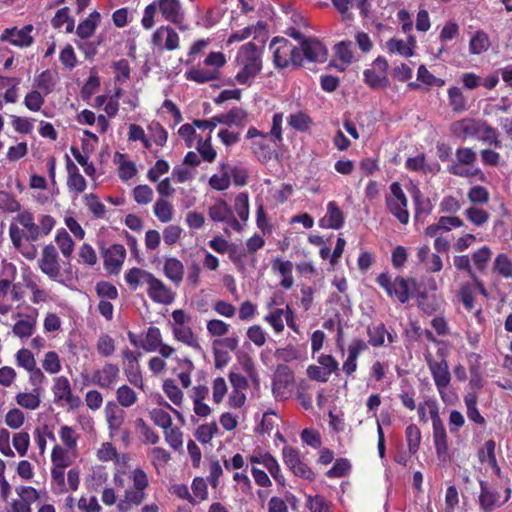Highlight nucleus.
<instances>
[{
	"mask_svg": "<svg viewBox=\"0 0 512 512\" xmlns=\"http://www.w3.org/2000/svg\"><path fill=\"white\" fill-rule=\"evenodd\" d=\"M368 348L367 343L362 339H355L348 347V356L342 365L346 375H352L357 369V359L363 351Z\"/></svg>",
	"mask_w": 512,
	"mask_h": 512,
	"instance_id": "obj_20",
	"label": "nucleus"
},
{
	"mask_svg": "<svg viewBox=\"0 0 512 512\" xmlns=\"http://www.w3.org/2000/svg\"><path fill=\"white\" fill-rule=\"evenodd\" d=\"M51 22L54 28H61L66 24L65 29L67 33H71L74 30V19L69 16V8L67 7L59 9Z\"/></svg>",
	"mask_w": 512,
	"mask_h": 512,
	"instance_id": "obj_53",
	"label": "nucleus"
},
{
	"mask_svg": "<svg viewBox=\"0 0 512 512\" xmlns=\"http://www.w3.org/2000/svg\"><path fill=\"white\" fill-rule=\"evenodd\" d=\"M162 17L172 23H180L183 19L180 0H155L153 2Z\"/></svg>",
	"mask_w": 512,
	"mask_h": 512,
	"instance_id": "obj_18",
	"label": "nucleus"
},
{
	"mask_svg": "<svg viewBox=\"0 0 512 512\" xmlns=\"http://www.w3.org/2000/svg\"><path fill=\"white\" fill-rule=\"evenodd\" d=\"M162 343V336L159 328L149 327L146 333L145 340L141 342V347L147 352L157 351Z\"/></svg>",
	"mask_w": 512,
	"mask_h": 512,
	"instance_id": "obj_47",
	"label": "nucleus"
},
{
	"mask_svg": "<svg viewBox=\"0 0 512 512\" xmlns=\"http://www.w3.org/2000/svg\"><path fill=\"white\" fill-rule=\"evenodd\" d=\"M425 359L442 400L447 402L445 389L451 380L447 361L443 358L438 361L432 357L431 353H427Z\"/></svg>",
	"mask_w": 512,
	"mask_h": 512,
	"instance_id": "obj_4",
	"label": "nucleus"
},
{
	"mask_svg": "<svg viewBox=\"0 0 512 512\" xmlns=\"http://www.w3.org/2000/svg\"><path fill=\"white\" fill-rule=\"evenodd\" d=\"M433 440L438 460L442 463H446L449 459L446 431L433 433Z\"/></svg>",
	"mask_w": 512,
	"mask_h": 512,
	"instance_id": "obj_50",
	"label": "nucleus"
},
{
	"mask_svg": "<svg viewBox=\"0 0 512 512\" xmlns=\"http://www.w3.org/2000/svg\"><path fill=\"white\" fill-rule=\"evenodd\" d=\"M491 45L489 36L483 30L476 31L470 38L469 51L473 55L486 52Z\"/></svg>",
	"mask_w": 512,
	"mask_h": 512,
	"instance_id": "obj_36",
	"label": "nucleus"
},
{
	"mask_svg": "<svg viewBox=\"0 0 512 512\" xmlns=\"http://www.w3.org/2000/svg\"><path fill=\"white\" fill-rule=\"evenodd\" d=\"M42 367L46 372L50 374H56L60 372L62 366L58 354L54 351L47 352L42 361Z\"/></svg>",
	"mask_w": 512,
	"mask_h": 512,
	"instance_id": "obj_62",
	"label": "nucleus"
},
{
	"mask_svg": "<svg viewBox=\"0 0 512 512\" xmlns=\"http://www.w3.org/2000/svg\"><path fill=\"white\" fill-rule=\"evenodd\" d=\"M97 352L103 357H110L115 352V342L112 337L102 334L96 344Z\"/></svg>",
	"mask_w": 512,
	"mask_h": 512,
	"instance_id": "obj_63",
	"label": "nucleus"
},
{
	"mask_svg": "<svg viewBox=\"0 0 512 512\" xmlns=\"http://www.w3.org/2000/svg\"><path fill=\"white\" fill-rule=\"evenodd\" d=\"M164 274L176 285L180 284L184 276V266L182 262L176 258H167L164 263Z\"/></svg>",
	"mask_w": 512,
	"mask_h": 512,
	"instance_id": "obj_34",
	"label": "nucleus"
},
{
	"mask_svg": "<svg viewBox=\"0 0 512 512\" xmlns=\"http://www.w3.org/2000/svg\"><path fill=\"white\" fill-rule=\"evenodd\" d=\"M405 437L409 452L415 454L421 443V431L418 426L415 424L408 425L405 431Z\"/></svg>",
	"mask_w": 512,
	"mask_h": 512,
	"instance_id": "obj_51",
	"label": "nucleus"
},
{
	"mask_svg": "<svg viewBox=\"0 0 512 512\" xmlns=\"http://www.w3.org/2000/svg\"><path fill=\"white\" fill-rule=\"evenodd\" d=\"M127 381L134 387L144 390V381L139 364L127 365L124 368Z\"/></svg>",
	"mask_w": 512,
	"mask_h": 512,
	"instance_id": "obj_55",
	"label": "nucleus"
},
{
	"mask_svg": "<svg viewBox=\"0 0 512 512\" xmlns=\"http://www.w3.org/2000/svg\"><path fill=\"white\" fill-rule=\"evenodd\" d=\"M84 203L96 218H102L105 215V205L99 200L98 196L93 193L86 194Z\"/></svg>",
	"mask_w": 512,
	"mask_h": 512,
	"instance_id": "obj_56",
	"label": "nucleus"
},
{
	"mask_svg": "<svg viewBox=\"0 0 512 512\" xmlns=\"http://www.w3.org/2000/svg\"><path fill=\"white\" fill-rule=\"evenodd\" d=\"M220 169L222 171L221 174H214L209 179V185L217 191L228 189L231 183L227 165L221 164Z\"/></svg>",
	"mask_w": 512,
	"mask_h": 512,
	"instance_id": "obj_49",
	"label": "nucleus"
},
{
	"mask_svg": "<svg viewBox=\"0 0 512 512\" xmlns=\"http://www.w3.org/2000/svg\"><path fill=\"white\" fill-rule=\"evenodd\" d=\"M147 294L152 301L160 304H171L175 299V294L167 287L162 280L151 274L147 284Z\"/></svg>",
	"mask_w": 512,
	"mask_h": 512,
	"instance_id": "obj_15",
	"label": "nucleus"
},
{
	"mask_svg": "<svg viewBox=\"0 0 512 512\" xmlns=\"http://www.w3.org/2000/svg\"><path fill=\"white\" fill-rule=\"evenodd\" d=\"M148 455L151 459L152 465L156 469L166 466V464L171 459L170 453L161 447H154V448L150 449L148 452Z\"/></svg>",
	"mask_w": 512,
	"mask_h": 512,
	"instance_id": "obj_59",
	"label": "nucleus"
},
{
	"mask_svg": "<svg viewBox=\"0 0 512 512\" xmlns=\"http://www.w3.org/2000/svg\"><path fill=\"white\" fill-rule=\"evenodd\" d=\"M37 319L33 315H25L24 318L19 319L13 326L12 332L19 338L31 337L36 329Z\"/></svg>",
	"mask_w": 512,
	"mask_h": 512,
	"instance_id": "obj_29",
	"label": "nucleus"
},
{
	"mask_svg": "<svg viewBox=\"0 0 512 512\" xmlns=\"http://www.w3.org/2000/svg\"><path fill=\"white\" fill-rule=\"evenodd\" d=\"M120 380V368L117 364L105 362L104 365L96 369L91 376L90 383L102 389H114Z\"/></svg>",
	"mask_w": 512,
	"mask_h": 512,
	"instance_id": "obj_9",
	"label": "nucleus"
},
{
	"mask_svg": "<svg viewBox=\"0 0 512 512\" xmlns=\"http://www.w3.org/2000/svg\"><path fill=\"white\" fill-rule=\"evenodd\" d=\"M100 17L101 15L97 11H93L92 13H90L89 16L85 20L81 21L77 26V36L82 40L90 38L94 34L96 27L98 26Z\"/></svg>",
	"mask_w": 512,
	"mask_h": 512,
	"instance_id": "obj_30",
	"label": "nucleus"
},
{
	"mask_svg": "<svg viewBox=\"0 0 512 512\" xmlns=\"http://www.w3.org/2000/svg\"><path fill=\"white\" fill-rule=\"evenodd\" d=\"M151 274L146 270L134 267L126 272L125 280L130 289L136 290L140 285L147 284Z\"/></svg>",
	"mask_w": 512,
	"mask_h": 512,
	"instance_id": "obj_41",
	"label": "nucleus"
},
{
	"mask_svg": "<svg viewBox=\"0 0 512 512\" xmlns=\"http://www.w3.org/2000/svg\"><path fill=\"white\" fill-rule=\"evenodd\" d=\"M377 283L383 289H385L389 296H395L401 303L408 301V282L403 277H396L393 281H391L388 274L382 273L377 277Z\"/></svg>",
	"mask_w": 512,
	"mask_h": 512,
	"instance_id": "obj_11",
	"label": "nucleus"
},
{
	"mask_svg": "<svg viewBox=\"0 0 512 512\" xmlns=\"http://www.w3.org/2000/svg\"><path fill=\"white\" fill-rule=\"evenodd\" d=\"M38 264L40 270L51 279H55L60 275L58 252L52 244L46 245L43 248Z\"/></svg>",
	"mask_w": 512,
	"mask_h": 512,
	"instance_id": "obj_14",
	"label": "nucleus"
},
{
	"mask_svg": "<svg viewBox=\"0 0 512 512\" xmlns=\"http://www.w3.org/2000/svg\"><path fill=\"white\" fill-rule=\"evenodd\" d=\"M217 433H218L217 424L215 422H212V423L200 425L195 432V437L199 442H201L203 444H207L212 440L214 435Z\"/></svg>",
	"mask_w": 512,
	"mask_h": 512,
	"instance_id": "obj_60",
	"label": "nucleus"
},
{
	"mask_svg": "<svg viewBox=\"0 0 512 512\" xmlns=\"http://www.w3.org/2000/svg\"><path fill=\"white\" fill-rule=\"evenodd\" d=\"M185 77L187 80L203 84L218 79L219 71L210 68H192L185 73Z\"/></svg>",
	"mask_w": 512,
	"mask_h": 512,
	"instance_id": "obj_37",
	"label": "nucleus"
},
{
	"mask_svg": "<svg viewBox=\"0 0 512 512\" xmlns=\"http://www.w3.org/2000/svg\"><path fill=\"white\" fill-rule=\"evenodd\" d=\"M448 172L452 175L466 178L480 176L482 179L484 177L482 171L479 168L473 166H465L463 164L457 163L450 165L448 167Z\"/></svg>",
	"mask_w": 512,
	"mask_h": 512,
	"instance_id": "obj_54",
	"label": "nucleus"
},
{
	"mask_svg": "<svg viewBox=\"0 0 512 512\" xmlns=\"http://www.w3.org/2000/svg\"><path fill=\"white\" fill-rule=\"evenodd\" d=\"M67 171L69 174L68 177V186L74 189L76 192L81 193L86 189V180L79 173L77 166L73 163V161L67 156Z\"/></svg>",
	"mask_w": 512,
	"mask_h": 512,
	"instance_id": "obj_35",
	"label": "nucleus"
},
{
	"mask_svg": "<svg viewBox=\"0 0 512 512\" xmlns=\"http://www.w3.org/2000/svg\"><path fill=\"white\" fill-rule=\"evenodd\" d=\"M288 309H291L289 305H287L285 308H275L264 317V320L273 328L274 332L277 334L284 331Z\"/></svg>",
	"mask_w": 512,
	"mask_h": 512,
	"instance_id": "obj_31",
	"label": "nucleus"
},
{
	"mask_svg": "<svg viewBox=\"0 0 512 512\" xmlns=\"http://www.w3.org/2000/svg\"><path fill=\"white\" fill-rule=\"evenodd\" d=\"M492 270L505 279L512 278V260L505 253L498 254L494 259Z\"/></svg>",
	"mask_w": 512,
	"mask_h": 512,
	"instance_id": "obj_42",
	"label": "nucleus"
},
{
	"mask_svg": "<svg viewBox=\"0 0 512 512\" xmlns=\"http://www.w3.org/2000/svg\"><path fill=\"white\" fill-rule=\"evenodd\" d=\"M369 337V344L374 347H380L385 342V335H387L388 341L392 343L394 341L393 336L386 331L384 324L379 323L377 325L369 326L367 329Z\"/></svg>",
	"mask_w": 512,
	"mask_h": 512,
	"instance_id": "obj_38",
	"label": "nucleus"
},
{
	"mask_svg": "<svg viewBox=\"0 0 512 512\" xmlns=\"http://www.w3.org/2000/svg\"><path fill=\"white\" fill-rule=\"evenodd\" d=\"M288 123L291 127H293L296 130L306 131L309 129L312 120L307 114L303 112H298L295 114H291L288 117Z\"/></svg>",
	"mask_w": 512,
	"mask_h": 512,
	"instance_id": "obj_64",
	"label": "nucleus"
},
{
	"mask_svg": "<svg viewBox=\"0 0 512 512\" xmlns=\"http://www.w3.org/2000/svg\"><path fill=\"white\" fill-rule=\"evenodd\" d=\"M477 138L488 145L494 146L495 148L502 147V142L499 140V132L484 121H482L481 124L480 136Z\"/></svg>",
	"mask_w": 512,
	"mask_h": 512,
	"instance_id": "obj_45",
	"label": "nucleus"
},
{
	"mask_svg": "<svg viewBox=\"0 0 512 512\" xmlns=\"http://www.w3.org/2000/svg\"><path fill=\"white\" fill-rule=\"evenodd\" d=\"M273 54V62L277 68H285L289 64L301 66L303 58L300 50L285 38H274L270 45Z\"/></svg>",
	"mask_w": 512,
	"mask_h": 512,
	"instance_id": "obj_3",
	"label": "nucleus"
},
{
	"mask_svg": "<svg viewBox=\"0 0 512 512\" xmlns=\"http://www.w3.org/2000/svg\"><path fill=\"white\" fill-rule=\"evenodd\" d=\"M55 242L65 258H70L74 251V242L65 229L57 231Z\"/></svg>",
	"mask_w": 512,
	"mask_h": 512,
	"instance_id": "obj_46",
	"label": "nucleus"
},
{
	"mask_svg": "<svg viewBox=\"0 0 512 512\" xmlns=\"http://www.w3.org/2000/svg\"><path fill=\"white\" fill-rule=\"evenodd\" d=\"M173 335L175 339L184 343L185 345L195 349L200 350L201 346L199 344L198 339L194 335L189 324L182 326H173L172 328Z\"/></svg>",
	"mask_w": 512,
	"mask_h": 512,
	"instance_id": "obj_32",
	"label": "nucleus"
},
{
	"mask_svg": "<svg viewBox=\"0 0 512 512\" xmlns=\"http://www.w3.org/2000/svg\"><path fill=\"white\" fill-rule=\"evenodd\" d=\"M294 383V376L287 365H278L273 378L272 390L276 399H286Z\"/></svg>",
	"mask_w": 512,
	"mask_h": 512,
	"instance_id": "obj_10",
	"label": "nucleus"
},
{
	"mask_svg": "<svg viewBox=\"0 0 512 512\" xmlns=\"http://www.w3.org/2000/svg\"><path fill=\"white\" fill-rule=\"evenodd\" d=\"M449 105L455 112L466 110V99L458 87H452L448 90Z\"/></svg>",
	"mask_w": 512,
	"mask_h": 512,
	"instance_id": "obj_58",
	"label": "nucleus"
},
{
	"mask_svg": "<svg viewBox=\"0 0 512 512\" xmlns=\"http://www.w3.org/2000/svg\"><path fill=\"white\" fill-rule=\"evenodd\" d=\"M235 65L237 68L235 82L251 87L263 67L261 48L253 42L242 45L237 52Z\"/></svg>",
	"mask_w": 512,
	"mask_h": 512,
	"instance_id": "obj_2",
	"label": "nucleus"
},
{
	"mask_svg": "<svg viewBox=\"0 0 512 512\" xmlns=\"http://www.w3.org/2000/svg\"><path fill=\"white\" fill-rule=\"evenodd\" d=\"M406 168L412 171H419L424 174H435L440 170V166L437 163L429 164L425 160L423 154H419L415 157L408 158L406 161Z\"/></svg>",
	"mask_w": 512,
	"mask_h": 512,
	"instance_id": "obj_33",
	"label": "nucleus"
},
{
	"mask_svg": "<svg viewBox=\"0 0 512 512\" xmlns=\"http://www.w3.org/2000/svg\"><path fill=\"white\" fill-rule=\"evenodd\" d=\"M479 459L482 463H488L492 466L496 474L500 473L495 456V442L493 440H488L484 443L483 448L479 452Z\"/></svg>",
	"mask_w": 512,
	"mask_h": 512,
	"instance_id": "obj_44",
	"label": "nucleus"
},
{
	"mask_svg": "<svg viewBox=\"0 0 512 512\" xmlns=\"http://www.w3.org/2000/svg\"><path fill=\"white\" fill-rule=\"evenodd\" d=\"M52 393L54 403L68 405L70 408H77L81 399L73 394L70 381L65 376H58L53 379Z\"/></svg>",
	"mask_w": 512,
	"mask_h": 512,
	"instance_id": "obj_8",
	"label": "nucleus"
},
{
	"mask_svg": "<svg viewBox=\"0 0 512 512\" xmlns=\"http://www.w3.org/2000/svg\"><path fill=\"white\" fill-rule=\"evenodd\" d=\"M9 226V236L13 246L19 249L23 241L36 242L47 236L55 226V219L49 214H42L35 222L34 214L29 210L19 212Z\"/></svg>",
	"mask_w": 512,
	"mask_h": 512,
	"instance_id": "obj_1",
	"label": "nucleus"
},
{
	"mask_svg": "<svg viewBox=\"0 0 512 512\" xmlns=\"http://www.w3.org/2000/svg\"><path fill=\"white\" fill-rule=\"evenodd\" d=\"M126 257L123 245L115 244L109 247L104 255V265L110 273H118Z\"/></svg>",
	"mask_w": 512,
	"mask_h": 512,
	"instance_id": "obj_21",
	"label": "nucleus"
},
{
	"mask_svg": "<svg viewBox=\"0 0 512 512\" xmlns=\"http://www.w3.org/2000/svg\"><path fill=\"white\" fill-rule=\"evenodd\" d=\"M364 79L366 84L373 89L385 88L389 84L388 76L379 74L378 71L371 68L364 71Z\"/></svg>",
	"mask_w": 512,
	"mask_h": 512,
	"instance_id": "obj_52",
	"label": "nucleus"
},
{
	"mask_svg": "<svg viewBox=\"0 0 512 512\" xmlns=\"http://www.w3.org/2000/svg\"><path fill=\"white\" fill-rule=\"evenodd\" d=\"M301 56L310 62H325L327 59L326 47L317 39L307 38L301 41Z\"/></svg>",
	"mask_w": 512,
	"mask_h": 512,
	"instance_id": "obj_17",
	"label": "nucleus"
},
{
	"mask_svg": "<svg viewBox=\"0 0 512 512\" xmlns=\"http://www.w3.org/2000/svg\"><path fill=\"white\" fill-rule=\"evenodd\" d=\"M192 497L196 500V504L208 498V487L206 481L202 477H195L192 481Z\"/></svg>",
	"mask_w": 512,
	"mask_h": 512,
	"instance_id": "obj_61",
	"label": "nucleus"
},
{
	"mask_svg": "<svg viewBox=\"0 0 512 512\" xmlns=\"http://www.w3.org/2000/svg\"><path fill=\"white\" fill-rule=\"evenodd\" d=\"M492 251L488 246H483L472 254V261L475 267L483 272L491 259Z\"/></svg>",
	"mask_w": 512,
	"mask_h": 512,
	"instance_id": "obj_57",
	"label": "nucleus"
},
{
	"mask_svg": "<svg viewBox=\"0 0 512 512\" xmlns=\"http://www.w3.org/2000/svg\"><path fill=\"white\" fill-rule=\"evenodd\" d=\"M246 138L251 140V152L259 161L267 162L271 159L273 151L270 143H273V141H271L268 134L255 127H250L246 133Z\"/></svg>",
	"mask_w": 512,
	"mask_h": 512,
	"instance_id": "obj_6",
	"label": "nucleus"
},
{
	"mask_svg": "<svg viewBox=\"0 0 512 512\" xmlns=\"http://www.w3.org/2000/svg\"><path fill=\"white\" fill-rule=\"evenodd\" d=\"M282 453L284 463L294 475L309 481L314 480V472L307 466V464L300 460L299 452L295 448L286 446L283 448Z\"/></svg>",
	"mask_w": 512,
	"mask_h": 512,
	"instance_id": "obj_12",
	"label": "nucleus"
},
{
	"mask_svg": "<svg viewBox=\"0 0 512 512\" xmlns=\"http://www.w3.org/2000/svg\"><path fill=\"white\" fill-rule=\"evenodd\" d=\"M343 222L344 215L337 203L334 201L329 202L326 215L319 221L320 226L329 229H339L342 227Z\"/></svg>",
	"mask_w": 512,
	"mask_h": 512,
	"instance_id": "obj_25",
	"label": "nucleus"
},
{
	"mask_svg": "<svg viewBox=\"0 0 512 512\" xmlns=\"http://www.w3.org/2000/svg\"><path fill=\"white\" fill-rule=\"evenodd\" d=\"M272 269L277 271L281 276L282 280L280 285L284 289H290L294 284L293 278V263L289 260H282L280 258H276L272 262Z\"/></svg>",
	"mask_w": 512,
	"mask_h": 512,
	"instance_id": "obj_28",
	"label": "nucleus"
},
{
	"mask_svg": "<svg viewBox=\"0 0 512 512\" xmlns=\"http://www.w3.org/2000/svg\"><path fill=\"white\" fill-rule=\"evenodd\" d=\"M116 400L122 408H129L137 403L138 395L132 387L123 384L116 390Z\"/></svg>",
	"mask_w": 512,
	"mask_h": 512,
	"instance_id": "obj_39",
	"label": "nucleus"
},
{
	"mask_svg": "<svg viewBox=\"0 0 512 512\" xmlns=\"http://www.w3.org/2000/svg\"><path fill=\"white\" fill-rule=\"evenodd\" d=\"M482 121L473 118H463L451 124V133L458 139L466 140L480 136Z\"/></svg>",
	"mask_w": 512,
	"mask_h": 512,
	"instance_id": "obj_16",
	"label": "nucleus"
},
{
	"mask_svg": "<svg viewBox=\"0 0 512 512\" xmlns=\"http://www.w3.org/2000/svg\"><path fill=\"white\" fill-rule=\"evenodd\" d=\"M415 42V38L410 36L408 43L404 42L403 40L393 38L387 41L386 45L391 53H398L402 56L409 57L413 55V47Z\"/></svg>",
	"mask_w": 512,
	"mask_h": 512,
	"instance_id": "obj_40",
	"label": "nucleus"
},
{
	"mask_svg": "<svg viewBox=\"0 0 512 512\" xmlns=\"http://www.w3.org/2000/svg\"><path fill=\"white\" fill-rule=\"evenodd\" d=\"M163 39H165V49L172 51L179 48V36L171 26L159 27L152 36V42L155 45H160Z\"/></svg>",
	"mask_w": 512,
	"mask_h": 512,
	"instance_id": "obj_22",
	"label": "nucleus"
},
{
	"mask_svg": "<svg viewBox=\"0 0 512 512\" xmlns=\"http://www.w3.org/2000/svg\"><path fill=\"white\" fill-rule=\"evenodd\" d=\"M208 216L214 222L225 223L227 225V228L224 229L226 234L229 233L228 228L239 233L241 232V226L238 223L236 216H234L232 208L223 199H217L211 206H209Z\"/></svg>",
	"mask_w": 512,
	"mask_h": 512,
	"instance_id": "obj_5",
	"label": "nucleus"
},
{
	"mask_svg": "<svg viewBox=\"0 0 512 512\" xmlns=\"http://www.w3.org/2000/svg\"><path fill=\"white\" fill-rule=\"evenodd\" d=\"M105 417L111 435L117 433L125 420V412L114 402H108L105 407Z\"/></svg>",
	"mask_w": 512,
	"mask_h": 512,
	"instance_id": "obj_26",
	"label": "nucleus"
},
{
	"mask_svg": "<svg viewBox=\"0 0 512 512\" xmlns=\"http://www.w3.org/2000/svg\"><path fill=\"white\" fill-rule=\"evenodd\" d=\"M232 211L241 226L242 232L250 216L249 195L246 192H240L235 196Z\"/></svg>",
	"mask_w": 512,
	"mask_h": 512,
	"instance_id": "obj_23",
	"label": "nucleus"
},
{
	"mask_svg": "<svg viewBox=\"0 0 512 512\" xmlns=\"http://www.w3.org/2000/svg\"><path fill=\"white\" fill-rule=\"evenodd\" d=\"M146 492L129 488L125 490L123 498L117 503L120 512H128L133 506H139L146 499Z\"/></svg>",
	"mask_w": 512,
	"mask_h": 512,
	"instance_id": "obj_27",
	"label": "nucleus"
},
{
	"mask_svg": "<svg viewBox=\"0 0 512 512\" xmlns=\"http://www.w3.org/2000/svg\"><path fill=\"white\" fill-rule=\"evenodd\" d=\"M247 118V112L242 108H233L224 116H215L214 120H218L219 123L223 124H234L237 126L244 125Z\"/></svg>",
	"mask_w": 512,
	"mask_h": 512,
	"instance_id": "obj_43",
	"label": "nucleus"
},
{
	"mask_svg": "<svg viewBox=\"0 0 512 512\" xmlns=\"http://www.w3.org/2000/svg\"><path fill=\"white\" fill-rule=\"evenodd\" d=\"M154 214L162 223L170 222L173 218V206L167 200L160 198L154 204Z\"/></svg>",
	"mask_w": 512,
	"mask_h": 512,
	"instance_id": "obj_48",
	"label": "nucleus"
},
{
	"mask_svg": "<svg viewBox=\"0 0 512 512\" xmlns=\"http://www.w3.org/2000/svg\"><path fill=\"white\" fill-rule=\"evenodd\" d=\"M478 505L481 512H492L503 505L499 492L487 482L480 480Z\"/></svg>",
	"mask_w": 512,
	"mask_h": 512,
	"instance_id": "obj_13",
	"label": "nucleus"
},
{
	"mask_svg": "<svg viewBox=\"0 0 512 512\" xmlns=\"http://www.w3.org/2000/svg\"><path fill=\"white\" fill-rule=\"evenodd\" d=\"M391 195L386 198L388 210L402 223L407 224L409 213L407 210V198L399 183L394 182L390 186Z\"/></svg>",
	"mask_w": 512,
	"mask_h": 512,
	"instance_id": "obj_7",
	"label": "nucleus"
},
{
	"mask_svg": "<svg viewBox=\"0 0 512 512\" xmlns=\"http://www.w3.org/2000/svg\"><path fill=\"white\" fill-rule=\"evenodd\" d=\"M43 388L32 389L31 391L19 392L15 396L18 406L27 410H37L41 405Z\"/></svg>",
	"mask_w": 512,
	"mask_h": 512,
	"instance_id": "obj_24",
	"label": "nucleus"
},
{
	"mask_svg": "<svg viewBox=\"0 0 512 512\" xmlns=\"http://www.w3.org/2000/svg\"><path fill=\"white\" fill-rule=\"evenodd\" d=\"M31 31V25H27L19 30L17 28L6 29L0 38L2 41H8L15 46L27 47L30 46L33 41L30 35Z\"/></svg>",
	"mask_w": 512,
	"mask_h": 512,
	"instance_id": "obj_19",
	"label": "nucleus"
}]
</instances>
